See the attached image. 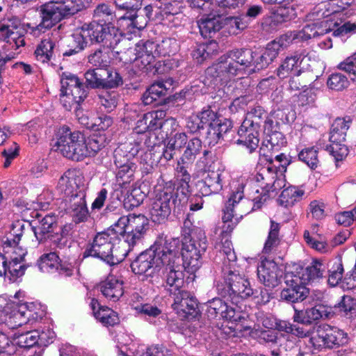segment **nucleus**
Wrapping results in <instances>:
<instances>
[{"label":"nucleus","mask_w":356,"mask_h":356,"mask_svg":"<svg viewBox=\"0 0 356 356\" xmlns=\"http://www.w3.org/2000/svg\"><path fill=\"white\" fill-rule=\"evenodd\" d=\"M244 186L243 184H239L236 191L232 193L226 203L222 218L223 225L220 228V242L215 246L224 255L223 268L227 270L234 268L236 260L229 239L230 234L243 216L250 213L252 204L249 200H242Z\"/></svg>","instance_id":"obj_1"},{"label":"nucleus","mask_w":356,"mask_h":356,"mask_svg":"<svg viewBox=\"0 0 356 356\" xmlns=\"http://www.w3.org/2000/svg\"><path fill=\"white\" fill-rule=\"evenodd\" d=\"M273 60L264 50L261 54L250 49H236L220 56L218 61L207 70V74L227 81L236 76L242 77L253 63L258 70L268 66Z\"/></svg>","instance_id":"obj_2"},{"label":"nucleus","mask_w":356,"mask_h":356,"mask_svg":"<svg viewBox=\"0 0 356 356\" xmlns=\"http://www.w3.org/2000/svg\"><path fill=\"white\" fill-rule=\"evenodd\" d=\"M105 140L102 136H92L86 140L80 131H71L63 126L58 131L55 151L74 161H81L86 157L95 156L103 147Z\"/></svg>","instance_id":"obj_3"},{"label":"nucleus","mask_w":356,"mask_h":356,"mask_svg":"<svg viewBox=\"0 0 356 356\" xmlns=\"http://www.w3.org/2000/svg\"><path fill=\"white\" fill-rule=\"evenodd\" d=\"M169 252L163 254L161 263V272L165 281L164 287L170 294H176L181 291L185 284L184 270L188 271L184 264H181L179 257V239L170 238Z\"/></svg>","instance_id":"obj_4"},{"label":"nucleus","mask_w":356,"mask_h":356,"mask_svg":"<svg viewBox=\"0 0 356 356\" xmlns=\"http://www.w3.org/2000/svg\"><path fill=\"white\" fill-rule=\"evenodd\" d=\"M170 239L158 238L151 248L141 253L131 263V268L135 274L143 275L146 278H153L161 270L163 254L169 252Z\"/></svg>","instance_id":"obj_5"},{"label":"nucleus","mask_w":356,"mask_h":356,"mask_svg":"<svg viewBox=\"0 0 356 356\" xmlns=\"http://www.w3.org/2000/svg\"><path fill=\"white\" fill-rule=\"evenodd\" d=\"M222 269L226 286L217 284L216 288L220 295L223 297L228 296L234 304H237L239 299L244 300L250 297L259 298V291L252 287L247 277L237 273L234 269Z\"/></svg>","instance_id":"obj_6"},{"label":"nucleus","mask_w":356,"mask_h":356,"mask_svg":"<svg viewBox=\"0 0 356 356\" xmlns=\"http://www.w3.org/2000/svg\"><path fill=\"white\" fill-rule=\"evenodd\" d=\"M84 4L81 0H56L50 1L40 7L41 22L38 29L51 28L63 18L73 15L81 10Z\"/></svg>","instance_id":"obj_7"},{"label":"nucleus","mask_w":356,"mask_h":356,"mask_svg":"<svg viewBox=\"0 0 356 356\" xmlns=\"http://www.w3.org/2000/svg\"><path fill=\"white\" fill-rule=\"evenodd\" d=\"M266 117V113L260 106L252 107L246 114L238 131V145H243L251 153L254 151L259 144V130L261 124Z\"/></svg>","instance_id":"obj_8"},{"label":"nucleus","mask_w":356,"mask_h":356,"mask_svg":"<svg viewBox=\"0 0 356 356\" xmlns=\"http://www.w3.org/2000/svg\"><path fill=\"white\" fill-rule=\"evenodd\" d=\"M148 228L147 218L141 214H129L120 217L113 225L118 236L124 238V243L129 247L141 241Z\"/></svg>","instance_id":"obj_9"},{"label":"nucleus","mask_w":356,"mask_h":356,"mask_svg":"<svg viewBox=\"0 0 356 356\" xmlns=\"http://www.w3.org/2000/svg\"><path fill=\"white\" fill-rule=\"evenodd\" d=\"M177 200H179V197H177L175 184H172V181L166 182L161 188L157 190L150 204L151 220L159 224L165 222Z\"/></svg>","instance_id":"obj_10"},{"label":"nucleus","mask_w":356,"mask_h":356,"mask_svg":"<svg viewBox=\"0 0 356 356\" xmlns=\"http://www.w3.org/2000/svg\"><path fill=\"white\" fill-rule=\"evenodd\" d=\"M119 238L118 234L113 230L112 225L106 231L95 236L92 243L83 252V257H97L112 265L118 263L119 259L113 254V248Z\"/></svg>","instance_id":"obj_11"},{"label":"nucleus","mask_w":356,"mask_h":356,"mask_svg":"<svg viewBox=\"0 0 356 356\" xmlns=\"http://www.w3.org/2000/svg\"><path fill=\"white\" fill-rule=\"evenodd\" d=\"M4 311L7 316L6 322L12 328L40 319L44 315L42 306L35 302L8 303Z\"/></svg>","instance_id":"obj_12"},{"label":"nucleus","mask_w":356,"mask_h":356,"mask_svg":"<svg viewBox=\"0 0 356 356\" xmlns=\"http://www.w3.org/2000/svg\"><path fill=\"white\" fill-rule=\"evenodd\" d=\"M4 311L7 316L6 322L12 328L40 319L44 315L42 306L35 302L8 303Z\"/></svg>","instance_id":"obj_13"},{"label":"nucleus","mask_w":356,"mask_h":356,"mask_svg":"<svg viewBox=\"0 0 356 356\" xmlns=\"http://www.w3.org/2000/svg\"><path fill=\"white\" fill-rule=\"evenodd\" d=\"M86 33H88V40L91 43H102L104 47L114 49L120 44L123 47L128 46L129 40L118 33L113 26L109 24H101L95 22L83 24Z\"/></svg>","instance_id":"obj_14"},{"label":"nucleus","mask_w":356,"mask_h":356,"mask_svg":"<svg viewBox=\"0 0 356 356\" xmlns=\"http://www.w3.org/2000/svg\"><path fill=\"white\" fill-rule=\"evenodd\" d=\"M309 342L315 350L331 349L346 344L348 336L342 330L322 324L313 328Z\"/></svg>","instance_id":"obj_15"},{"label":"nucleus","mask_w":356,"mask_h":356,"mask_svg":"<svg viewBox=\"0 0 356 356\" xmlns=\"http://www.w3.org/2000/svg\"><path fill=\"white\" fill-rule=\"evenodd\" d=\"M257 181L263 180L261 187L265 191L264 193L258 199L254 197V202H251L250 212L252 210L260 209L262 204L266 201L268 196L266 193L277 191L286 186V180L282 172H277L275 165H269L264 168L256 177Z\"/></svg>","instance_id":"obj_16"},{"label":"nucleus","mask_w":356,"mask_h":356,"mask_svg":"<svg viewBox=\"0 0 356 356\" xmlns=\"http://www.w3.org/2000/svg\"><path fill=\"white\" fill-rule=\"evenodd\" d=\"M118 152L119 150H115V163L116 166L118 168V170L116 174L117 181L123 189H128L126 194L127 196L124 198L125 204L129 203L130 207H137L140 204V202H142V199L135 198L134 196L137 195L140 191L136 188H133L130 191L129 187L131 182L134 181V175L136 166L132 162H127L123 164L121 163V162L117 159Z\"/></svg>","instance_id":"obj_17"},{"label":"nucleus","mask_w":356,"mask_h":356,"mask_svg":"<svg viewBox=\"0 0 356 356\" xmlns=\"http://www.w3.org/2000/svg\"><path fill=\"white\" fill-rule=\"evenodd\" d=\"M181 245V254L183 264L188 272L193 273L201 266V257L207 250L205 240L196 241L193 239L185 238L184 241H179V247Z\"/></svg>","instance_id":"obj_18"},{"label":"nucleus","mask_w":356,"mask_h":356,"mask_svg":"<svg viewBox=\"0 0 356 356\" xmlns=\"http://www.w3.org/2000/svg\"><path fill=\"white\" fill-rule=\"evenodd\" d=\"M86 186L83 173L76 169H69L60 177L57 190L67 197L86 195Z\"/></svg>","instance_id":"obj_19"},{"label":"nucleus","mask_w":356,"mask_h":356,"mask_svg":"<svg viewBox=\"0 0 356 356\" xmlns=\"http://www.w3.org/2000/svg\"><path fill=\"white\" fill-rule=\"evenodd\" d=\"M311 56L305 50L300 52H295L293 55L286 57L277 70V75L280 79H284L289 76H299L303 70L310 67L309 61Z\"/></svg>","instance_id":"obj_20"},{"label":"nucleus","mask_w":356,"mask_h":356,"mask_svg":"<svg viewBox=\"0 0 356 356\" xmlns=\"http://www.w3.org/2000/svg\"><path fill=\"white\" fill-rule=\"evenodd\" d=\"M207 315L210 318H216L220 316L227 321L228 323L232 324L229 326L230 329L234 331L240 330L237 327V325L234 324L241 319V314L232 307L227 305L222 299L213 298L209 300L207 303Z\"/></svg>","instance_id":"obj_21"},{"label":"nucleus","mask_w":356,"mask_h":356,"mask_svg":"<svg viewBox=\"0 0 356 356\" xmlns=\"http://www.w3.org/2000/svg\"><path fill=\"white\" fill-rule=\"evenodd\" d=\"M257 276L266 286L273 288L278 285L282 271L273 260L261 257L257 267Z\"/></svg>","instance_id":"obj_22"},{"label":"nucleus","mask_w":356,"mask_h":356,"mask_svg":"<svg viewBox=\"0 0 356 356\" xmlns=\"http://www.w3.org/2000/svg\"><path fill=\"white\" fill-rule=\"evenodd\" d=\"M19 22L15 19L13 22L10 20L6 24L0 26V39L15 50L25 44L24 36L19 31Z\"/></svg>","instance_id":"obj_23"},{"label":"nucleus","mask_w":356,"mask_h":356,"mask_svg":"<svg viewBox=\"0 0 356 356\" xmlns=\"http://www.w3.org/2000/svg\"><path fill=\"white\" fill-rule=\"evenodd\" d=\"M340 24L338 22H333L332 19H324L321 22L307 24L300 31H297L298 41H306L312 38L325 34L334 29Z\"/></svg>","instance_id":"obj_24"},{"label":"nucleus","mask_w":356,"mask_h":356,"mask_svg":"<svg viewBox=\"0 0 356 356\" xmlns=\"http://www.w3.org/2000/svg\"><path fill=\"white\" fill-rule=\"evenodd\" d=\"M38 267L42 272L47 273L58 271L60 275L70 276L73 273L71 266H65L60 264L59 257L55 252L42 254L38 261Z\"/></svg>","instance_id":"obj_25"},{"label":"nucleus","mask_w":356,"mask_h":356,"mask_svg":"<svg viewBox=\"0 0 356 356\" xmlns=\"http://www.w3.org/2000/svg\"><path fill=\"white\" fill-rule=\"evenodd\" d=\"M123 284L120 277L111 274L100 283L99 288L106 298L116 302L124 293Z\"/></svg>","instance_id":"obj_26"},{"label":"nucleus","mask_w":356,"mask_h":356,"mask_svg":"<svg viewBox=\"0 0 356 356\" xmlns=\"http://www.w3.org/2000/svg\"><path fill=\"white\" fill-rule=\"evenodd\" d=\"M224 172L220 170L209 171L206 177L197 184V187L202 196L218 193L222 188Z\"/></svg>","instance_id":"obj_27"},{"label":"nucleus","mask_w":356,"mask_h":356,"mask_svg":"<svg viewBox=\"0 0 356 356\" xmlns=\"http://www.w3.org/2000/svg\"><path fill=\"white\" fill-rule=\"evenodd\" d=\"M175 295L172 308L176 312L186 317L188 314H191L195 310L197 307V300L188 291L181 290Z\"/></svg>","instance_id":"obj_28"},{"label":"nucleus","mask_w":356,"mask_h":356,"mask_svg":"<svg viewBox=\"0 0 356 356\" xmlns=\"http://www.w3.org/2000/svg\"><path fill=\"white\" fill-rule=\"evenodd\" d=\"M188 164L189 163H183L181 161H178L176 168V183L172 182V184L175 186V193L177 197H179V202L184 200L189 193L191 175L184 165Z\"/></svg>","instance_id":"obj_29"},{"label":"nucleus","mask_w":356,"mask_h":356,"mask_svg":"<svg viewBox=\"0 0 356 356\" xmlns=\"http://www.w3.org/2000/svg\"><path fill=\"white\" fill-rule=\"evenodd\" d=\"M155 42L152 41L142 42L136 44L138 60H136V68L138 70H143L153 63L156 54L154 49Z\"/></svg>","instance_id":"obj_30"},{"label":"nucleus","mask_w":356,"mask_h":356,"mask_svg":"<svg viewBox=\"0 0 356 356\" xmlns=\"http://www.w3.org/2000/svg\"><path fill=\"white\" fill-rule=\"evenodd\" d=\"M200 32L204 38H211L222 28V19L219 15L207 13L197 22Z\"/></svg>","instance_id":"obj_31"},{"label":"nucleus","mask_w":356,"mask_h":356,"mask_svg":"<svg viewBox=\"0 0 356 356\" xmlns=\"http://www.w3.org/2000/svg\"><path fill=\"white\" fill-rule=\"evenodd\" d=\"M326 267L321 261L314 260L307 268L302 269L298 275H295L301 284L306 285L319 278H322Z\"/></svg>","instance_id":"obj_32"},{"label":"nucleus","mask_w":356,"mask_h":356,"mask_svg":"<svg viewBox=\"0 0 356 356\" xmlns=\"http://www.w3.org/2000/svg\"><path fill=\"white\" fill-rule=\"evenodd\" d=\"M291 286L284 289L281 292V298L288 302H296L305 300L309 290L305 284H301L297 277L291 280Z\"/></svg>","instance_id":"obj_33"},{"label":"nucleus","mask_w":356,"mask_h":356,"mask_svg":"<svg viewBox=\"0 0 356 356\" xmlns=\"http://www.w3.org/2000/svg\"><path fill=\"white\" fill-rule=\"evenodd\" d=\"M97 300L92 299L90 307L95 318L105 326H113L118 323L119 318L113 310L107 307H99Z\"/></svg>","instance_id":"obj_34"},{"label":"nucleus","mask_w":356,"mask_h":356,"mask_svg":"<svg viewBox=\"0 0 356 356\" xmlns=\"http://www.w3.org/2000/svg\"><path fill=\"white\" fill-rule=\"evenodd\" d=\"M56 42L48 38L42 40L37 46L34 56L37 61L43 64H52Z\"/></svg>","instance_id":"obj_35"},{"label":"nucleus","mask_w":356,"mask_h":356,"mask_svg":"<svg viewBox=\"0 0 356 356\" xmlns=\"http://www.w3.org/2000/svg\"><path fill=\"white\" fill-rule=\"evenodd\" d=\"M88 91L84 85L81 83L79 86L67 91L61 95L60 102L67 110H70L74 105H78L87 97Z\"/></svg>","instance_id":"obj_36"},{"label":"nucleus","mask_w":356,"mask_h":356,"mask_svg":"<svg viewBox=\"0 0 356 356\" xmlns=\"http://www.w3.org/2000/svg\"><path fill=\"white\" fill-rule=\"evenodd\" d=\"M218 119L216 114L211 109H206L197 115L191 118V121L188 122V127L192 131L195 132L199 129H204L208 126L211 128Z\"/></svg>","instance_id":"obj_37"},{"label":"nucleus","mask_w":356,"mask_h":356,"mask_svg":"<svg viewBox=\"0 0 356 356\" xmlns=\"http://www.w3.org/2000/svg\"><path fill=\"white\" fill-rule=\"evenodd\" d=\"M56 227V217L47 215L32 227L35 236L39 242L49 238Z\"/></svg>","instance_id":"obj_38"},{"label":"nucleus","mask_w":356,"mask_h":356,"mask_svg":"<svg viewBox=\"0 0 356 356\" xmlns=\"http://www.w3.org/2000/svg\"><path fill=\"white\" fill-rule=\"evenodd\" d=\"M172 85L171 81H158L153 83L143 94L142 101L145 105H149L165 95L168 86Z\"/></svg>","instance_id":"obj_39"},{"label":"nucleus","mask_w":356,"mask_h":356,"mask_svg":"<svg viewBox=\"0 0 356 356\" xmlns=\"http://www.w3.org/2000/svg\"><path fill=\"white\" fill-rule=\"evenodd\" d=\"M1 261L3 270H0V277L5 276L10 282H15L24 274L26 267L23 261L6 260Z\"/></svg>","instance_id":"obj_40"},{"label":"nucleus","mask_w":356,"mask_h":356,"mask_svg":"<svg viewBox=\"0 0 356 356\" xmlns=\"http://www.w3.org/2000/svg\"><path fill=\"white\" fill-rule=\"evenodd\" d=\"M85 197L86 195L81 193L79 196L70 198L68 200L72 215L78 222L84 221L88 216Z\"/></svg>","instance_id":"obj_41"},{"label":"nucleus","mask_w":356,"mask_h":356,"mask_svg":"<svg viewBox=\"0 0 356 356\" xmlns=\"http://www.w3.org/2000/svg\"><path fill=\"white\" fill-rule=\"evenodd\" d=\"M218 49V43L210 41L208 43L198 44L192 52L193 58L197 63H202L204 60L216 54Z\"/></svg>","instance_id":"obj_42"},{"label":"nucleus","mask_w":356,"mask_h":356,"mask_svg":"<svg viewBox=\"0 0 356 356\" xmlns=\"http://www.w3.org/2000/svg\"><path fill=\"white\" fill-rule=\"evenodd\" d=\"M304 193V191L296 186H290L282 191L279 197L278 202L281 206L286 208L292 207L296 202L301 200Z\"/></svg>","instance_id":"obj_43"},{"label":"nucleus","mask_w":356,"mask_h":356,"mask_svg":"<svg viewBox=\"0 0 356 356\" xmlns=\"http://www.w3.org/2000/svg\"><path fill=\"white\" fill-rule=\"evenodd\" d=\"M3 254H0V261H23L27 252L25 248L18 244H3Z\"/></svg>","instance_id":"obj_44"},{"label":"nucleus","mask_w":356,"mask_h":356,"mask_svg":"<svg viewBox=\"0 0 356 356\" xmlns=\"http://www.w3.org/2000/svg\"><path fill=\"white\" fill-rule=\"evenodd\" d=\"M280 229V225L279 223L273 220L270 221V227L267 239L264 243L263 253L270 254L276 250L280 242L279 236Z\"/></svg>","instance_id":"obj_45"},{"label":"nucleus","mask_w":356,"mask_h":356,"mask_svg":"<svg viewBox=\"0 0 356 356\" xmlns=\"http://www.w3.org/2000/svg\"><path fill=\"white\" fill-rule=\"evenodd\" d=\"M265 118V120L263 121L264 123V129L266 134L269 136L268 141L273 148L277 149L286 143L284 138L280 132L273 131L275 124L273 119L270 118Z\"/></svg>","instance_id":"obj_46"},{"label":"nucleus","mask_w":356,"mask_h":356,"mask_svg":"<svg viewBox=\"0 0 356 356\" xmlns=\"http://www.w3.org/2000/svg\"><path fill=\"white\" fill-rule=\"evenodd\" d=\"M349 129V122L343 118H337L332 124L330 140V142H343L346 132Z\"/></svg>","instance_id":"obj_47"},{"label":"nucleus","mask_w":356,"mask_h":356,"mask_svg":"<svg viewBox=\"0 0 356 356\" xmlns=\"http://www.w3.org/2000/svg\"><path fill=\"white\" fill-rule=\"evenodd\" d=\"M24 225V222L21 220H17L13 222L10 225V230L2 238V244H18L23 236Z\"/></svg>","instance_id":"obj_48"},{"label":"nucleus","mask_w":356,"mask_h":356,"mask_svg":"<svg viewBox=\"0 0 356 356\" xmlns=\"http://www.w3.org/2000/svg\"><path fill=\"white\" fill-rule=\"evenodd\" d=\"M353 0H330L327 3V14L325 17L328 19H332L333 22H337L336 19L341 18V13L347 7L350 6Z\"/></svg>","instance_id":"obj_49"},{"label":"nucleus","mask_w":356,"mask_h":356,"mask_svg":"<svg viewBox=\"0 0 356 356\" xmlns=\"http://www.w3.org/2000/svg\"><path fill=\"white\" fill-rule=\"evenodd\" d=\"M156 56H166L175 54L179 48L177 41L174 38H165L159 43L155 42Z\"/></svg>","instance_id":"obj_50"},{"label":"nucleus","mask_w":356,"mask_h":356,"mask_svg":"<svg viewBox=\"0 0 356 356\" xmlns=\"http://www.w3.org/2000/svg\"><path fill=\"white\" fill-rule=\"evenodd\" d=\"M156 7L161 10L162 15H175L181 13L182 0H155Z\"/></svg>","instance_id":"obj_51"},{"label":"nucleus","mask_w":356,"mask_h":356,"mask_svg":"<svg viewBox=\"0 0 356 356\" xmlns=\"http://www.w3.org/2000/svg\"><path fill=\"white\" fill-rule=\"evenodd\" d=\"M202 150V142L200 139L194 138L191 139L184 151L181 159L183 163H193Z\"/></svg>","instance_id":"obj_52"},{"label":"nucleus","mask_w":356,"mask_h":356,"mask_svg":"<svg viewBox=\"0 0 356 356\" xmlns=\"http://www.w3.org/2000/svg\"><path fill=\"white\" fill-rule=\"evenodd\" d=\"M15 343L21 348H30L39 342L40 336L37 330L16 334Z\"/></svg>","instance_id":"obj_53"},{"label":"nucleus","mask_w":356,"mask_h":356,"mask_svg":"<svg viewBox=\"0 0 356 356\" xmlns=\"http://www.w3.org/2000/svg\"><path fill=\"white\" fill-rule=\"evenodd\" d=\"M88 62L98 69H106L110 63V56L107 51L97 49L88 55Z\"/></svg>","instance_id":"obj_54"},{"label":"nucleus","mask_w":356,"mask_h":356,"mask_svg":"<svg viewBox=\"0 0 356 356\" xmlns=\"http://www.w3.org/2000/svg\"><path fill=\"white\" fill-rule=\"evenodd\" d=\"M104 69L89 70L85 73L88 86L92 88H104Z\"/></svg>","instance_id":"obj_55"},{"label":"nucleus","mask_w":356,"mask_h":356,"mask_svg":"<svg viewBox=\"0 0 356 356\" xmlns=\"http://www.w3.org/2000/svg\"><path fill=\"white\" fill-rule=\"evenodd\" d=\"M230 123L229 122H222L221 120L218 118L213 127L208 129V138L213 139L209 143H217L222 135L228 131Z\"/></svg>","instance_id":"obj_56"},{"label":"nucleus","mask_w":356,"mask_h":356,"mask_svg":"<svg viewBox=\"0 0 356 356\" xmlns=\"http://www.w3.org/2000/svg\"><path fill=\"white\" fill-rule=\"evenodd\" d=\"M327 85L331 90L336 91H341L349 85L348 78L340 72L332 73L327 81Z\"/></svg>","instance_id":"obj_57"},{"label":"nucleus","mask_w":356,"mask_h":356,"mask_svg":"<svg viewBox=\"0 0 356 356\" xmlns=\"http://www.w3.org/2000/svg\"><path fill=\"white\" fill-rule=\"evenodd\" d=\"M343 267L341 259H337L329 270L327 282L331 286H337L342 280Z\"/></svg>","instance_id":"obj_58"},{"label":"nucleus","mask_w":356,"mask_h":356,"mask_svg":"<svg viewBox=\"0 0 356 356\" xmlns=\"http://www.w3.org/2000/svg\"><path fill=\"white\" fill-rule=\"evenodd\" d=\"M317 149L312 147L302 149L298 154L300 160L305 163L309 168L314 169L319 163Z\"/></svg>","instance_id":"obj_59"},{"label":"nucleus","mask_w":356,"mask_h":356,"mask_svg":"<svg viewBox=\"0 0 356 356\" xmlns=\"http://www.w3.org/2000/svg\"><path fill=\"white\" fill-rule=\"evenodd\" d=\"M102 72L104 74V88H113L122 84V77L116 70L112 68H106Z\"/></svg>","instance_id":"obj_60"},{"label":"nucleus","mask_w":356,"mask_h":356,"mask_svg":"<svg viewBox=\"0 0 356 356\" xmlns=\"http://www.w3.org/2000/svg\"><path fill=\"white\" fill-rule=\"evenodd\" d=\"M138 17L135 14L127 13L124 15L120 17L118 20V25L123 31H131L133 28L141 29L144 26L139 25L137 20Z\"/></svg>","instance_id":"obj_61"},{"label":"nucleus","mask_w":356,"mask_h":356,"mask_svg":"<svg viewBox=\"0 0 356 356\" xmlns=\"http://www.w3.org/2000/svg\"><path fill=\"white\" fill-rule=\"evenodd\" d=\"M81 82L79 78L70 72H63L60 78L61 95L66 94L67 90L70 91L73 88L79 86Z\"/></svg>","instance_id":"obj_62"},{"label":"nucleus","mask_w":356,"mask_h":356,"mask_svg":"<svg viewBox=\"0 0 356 356\" xmlns=\"http://www.w3.org/2000/svg\"><path fill=\"white\" fill-rule=\"evenodd\" d=\"M166 113L163 110H157L146 113V118L149 122L150 131H156L161 129L163 120L165 118Z\"/></svg>","instance_id":"obj_63"},{"label":"nucleus","mask_w":356,"mask_h":356,"mask_svg":"<svg viewBox=\"0 0 356 356\" xmlns=\"http://www.w3.org/2000/svg\"><path fill=\"white\" fill-rule=\"evenodd\" d=\"M335 309L342 315H352L356 311V300L348 296H344L341 301L335 306Z\"/></svg>","instance_id":"obj_64"}]
</instances>
